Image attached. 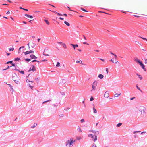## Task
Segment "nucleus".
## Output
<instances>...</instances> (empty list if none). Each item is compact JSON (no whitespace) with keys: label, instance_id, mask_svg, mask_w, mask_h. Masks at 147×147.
Instances as JSON below:
<instances>
[{"label":"nucleus","instance_id":"obj_1","mask_svg":"<svg viewBox=\"0 0 147 147\" xmlns=\"http://www.w3.org/2000/svg\"><path fill=\"white\" fill-rule=\"evenodd\" d=\"M12 78L13 80L15 81L16 83L17 84H20V79L19 77L15 73L13 74Z\"/></svg>","mask_w":147,"mask_h":147},{"label":"nucleus","instance_id":"obj_2","mask_svg":"<svg viewBox=\"0 0 147 147\" xmlns=\"http://www.w3.org/2000/svg\"><path fill=\"white\" fill-rule=\"evenodd\" d=\"M134 61L137 63L139 64L141 67L143 69L144 71H146V69L144 65L142 63V62L137 58H134Z\"/></svg>","mask_w":147,"mask_h":147},{"label":"nucleus","instance_id":"obj_3","mask_svg":"<svg viewBox=\"0 0 147 147\" xmlns=\"http://www.w3.org/2000/svg\"><path fill=\"white\" fill-rule=\"evenodd\" d=\"M97 85V82L96 81H94L92 84V89L90 90L91 92H94L96 89Z\"/></svg>","mask_w":147,"mask_h":147},{"label":"nucleus","instance_id":"obj_4","mask_svg":"<svg viewBox=\"0 0 147 147\" xmlns=\"http://www.w3.org/2000/svg\"><path fill=\"white\" fill-rule=\"evenodd\" d=\"M74 143L73 139H70V140H68L66 142V145L67 146L68 144L69 145V146L70 147V146L73 145Z\"/></svg>","mask_w":147,"mask_h":147},{"label":"nucleus","instance_id":"obj_5","mask_svg":"<svg viewBox=\"0 0 147 147\" xmlns=\"http://www.w3.org/2000/svg\"><path fill=\"white\" fill-rule=\"evenodd\" d=\"M88 136L89 137H91V138H92V140L94 141V142L96 141L97 139V136L95 135V138H94V136L93 135L91 134H89L88 135Z\"/></svg>","mask_w":147,"mask_h":147},{"label":"nucleus","instance_id":"obj_6","mask_svg":"<svg viewBox=\"0 0 147 147\" xmlns=\"http://www.w3.org/2000/svg\"><path fill=\"white\" fill-rule=\"evenodd\" d=\"M36 70V68H35V67L34 66V65H33L32 66V68H30V69H29L28 71V72H30V71H35V70Z\"/></svg>","mask_w":147,"mask_h":147},{"label":"nucleus","instance_id":"obj_7","mask_svg":"<svg viewBox=\"0 0 147 147\" xmlns=\"http://www.w3.org/2000/svg\"><path fill=\"white\" fill-rule=\"evenodd\" d=\"M30 44V46L31 47V48H33L35 46V44L33 42H31Z\"/></svg>","mask_w":147,"mask_h":147},{"label":"nucleus","instance_id":"obj_8","mask_svg":"<svg viewBox=\"0 0 147 147\" xmlns=\"http://www.w3.org/2000/svg\"><path fill=\"white\" fill-rule=\"evenodd\" d=\"M104 97L107 98L109 97V94L108 92L106 91L105 92L104 94Z\"/></svg>","mask_w":147,"mask_h":147},{"label":"nucleus","instance_id":"obj_9","mask_svg":"<svg viewBox=\"0 0 147 147\" xmlns=\"http://www.w3.org/2000/svg\"><path fill=\"white\" fill-rule=\"evenodd\" d=\"M144 107H142L140 109L139 111H140L141 113H144V112L145 110H144Z\"/></svg>","mask_w":147,"mask_h":147},{"label":"nucleus","instance_id":"obj_10","mask_svg":"<svg viewBox=\"0 0 147 147\" xmlns=\"http://www.w3.org/2000/svg\"><path fill=\"white\" fill-rule=\"evenodd\" d=\"M30 57L32 59H36L37 57L35 56L34 55L32 54L30 56Z\"/></svg>","mask_w":147,"mask_h":147},{"label":"nucleus","instance_id":"obj_11","mask_svg":"<svg viewBox=\"0 0 147 147\" xmlns=\"http://www.w3.org/2000/svg\"><path fill=\"white\" fill-rule=\"evenodd\" d=\"M109 61H110L112 62L113 63H114L116 64V63H119V62L117 61H114V59L113 58H112L111 60H110Z\"/></svg>","mask_w":147,"mask_h":147},{"label":"nucleus","instance_id":"obj_12","mask_svg":"<svg viewBox=\"0 0 147 147\" xmlns=\"http://www.w3.org/2000/svg\"><path fill=\"white\" fill-rule=\"evenodd\" d=\"M25 16H26V17H27L28 18H33V16H31V15H28V14H25Z\"/></svg>","mask_w":147,"mask_h":147},{"label":"nucleus","instance_id":"obj_13","mask_svg":"<svg viewBox=\"0 0 147 147\" xmlns=\"http://www.w3.org/2000/svg\"><path fill=\"white\" fill-rule=\"evenodd\" d=\"M98 76L99 78H100V79H102L104 77L103 75L102 74H100Z\"/></svg>","mask_w":147,"mask_h":147},{"label":"nucleus","instance_id":"obj_14","mask_svg":"<svg viewBox=\"0 0 147 147\" xmlns=\"http://www.w3.org/2000/svg\"><path fill=\"white\" fill-rule=\"evenodd\" d=\"M93 105L94 106V107L93 108L94 113H97V111H96V109L95 108L94 105V104H93Z\"/></svg>","mask_w":147,"mask_h":147},{"label":"nucleus","instance_id":"obj_15","mask_svg":"<svg viewBox=\"0 0 147 147\" xmlns=\"http://www.w3.org/2000/svg\"><path fill=\"white\" fill-rule=\"evenodd\" d=\"M64 23L67 26H69L70 25L69 23L67 22V21H65Z\"/></svg>","mask_w":147,"mask_h":147},{"label":"nucleus","instance_id":"obj_16","mask_svg":"<svg viewBox=\"0 0 147 147\" xmlns=\"http://www.w3.org/2000/svg\"><path fill=\"white\" fill-rule=\"evenodd\" d=\"M70 45L72 46L74 48V49H75V46H76L77 47H78V45L77 44L74 45L72 44H71Z\"/></svg>","mask_w":147,"mask_h":147},{"label":"nucleus","instance_id":"obj_17","mask_svg":"<svg viewBox=\"0 0 147 147\" xmlns=\"http://www.w3.org/2000/svg\"><path fill=\"white\" fill-rule=\"evenodd\" d=\"M62 45L64 49H66L67 48L66 45L65 43H63L62 44Z\"/></svg>","mask_w":147,"mask_h":147},{"label":"nucleus","instance_id":"obj_18","mask_svg":"<svg viewBox=\"0 0 147 147\" xmlns=\"http://www.w3.org/2000/svg\"><path fill=\"white\" fill-rule=\"evenodd\" d=\"M120 95H121V94L120 93L119 94H115L114 95V96H115V97H118Z\"/></svg>","mask_w":147,"mask_h":147},{"label":"nucleus","instance_id":"obj_19","mask_svg":"<svg viewBox=\"0 0 147 147\" xmlns=\"http://www.w3.org/2000/svg\"><path fill=\"white\" fill-rule=\"evenodd\" d=\"M21 74H24V72L23 71H20L19 70H17Z\"/></svg>","mask_w":147,"mask_h":147},{"label":"nucleus","instance_id":"obj_20","mask_svg":"<svg viewBox=\"0 0 147 147\" xmlns=\"http://www.w3.org/2000/svg\"><path fill=\"white\" fill-rule=\"evenodd\" d=\"M78 130L79 132H81L82 131L80 127L79 126L78 127Z\"/></svg>","mask_w":147,"mask_h":147},{"label":"nucleus","instance_id":"obj_21","mask_svg":"<svg viewBox=\"0 0 147 147\" xmlns=\"http://www.w3.org/2000/svg\"><path fill=\"white\" fill-rule=\"evenodd\" d=\"M24 53L25 55H26L28 54H30L29 51H27L25 52H24Z\"/></svg>","mask_w":147,"mask_h":147},{"label":"nucleus","instance_id":"obj_22","mask_svg":"<svg viewBox=\"0 0 147 147\" xmlns=\"http://www.w3.org/2000/svg\"><path fill=\"white\" fill-rule=\"evenodd\" d=\"M20 58L17 57V58H15L14 61H18L20 60Z\"/></svg>","mask_w":147,"mask_h":147},{"label":"nucleus","instance_id":"obj_23","mask_svg":"<svg viewBox=\"0 0 147 147\" xmlns=\"http://www.w3.org/2000/svg\"><path fill=\"white\" fill-rule=\"evenodd\" d=\"M136 74L139 77V78L141 79V80H142V77H141V76L140 75H139L138 74Z\"/></svg>","mask_w":147,"mask_h":147},{"label":"nucleus","instance_id":"obj_24","mask_svg":"<svg viewBox=\"0 0 147 147\" xmlns=\"http://www.w3.org/2000/svg\"><path fill=\"white\" fill-rule=\"evenodd\" d=\"M37 125V124L36 123H34L33 126H32L31 127L32 128H35Z\"/></svg>","mask_w":147,"mask_h":147},{"label":"nucleus","instance_id":"obj_25","mask_svg":"<svg viewBox=\"0 0 147 147\" xmlns=\"http://www.w3.org/2000/svg\"><path fill=\"white\" fill-rule=\"evenodd\" d=\"M44 21L47 25H49V23L48 20H45Z\"/></svg>","mask_w":147,"mask_h":147},{"label":"nucleus","instance_id":"obj_26","mask_svg":"<svg viewBox=\"0 0 147 147\" xmlns=\"http://www.w3.org/2000/svg\"><path fill=\"white\" fill-rule=\"evenodd\" d=\"M24 46H22L21 47H20L19 49V51H18L19 53H20V49H24Z\"/></svg>","mask_w":147,"mask_h":147},{"label":"nucleus","instance_id":"obj_27","mask_svg":"<svg viewBox=\"0 0 147 147\" xmlns=\"http://www.w3.org/2000/svg\"><path fill=\"white\" fill-rule=\"evenodd\" d=\"M81 9L83 11H84L87 12H88V11H87V10H86L84 9L83 8H81Z\"/></svg>","mask_w":147,"mask_h":147},{"label":"nucleus","instance_id":"obj_28","mask_svg":"<svg viewBox=\"0 0 147 147\" xmlns=\"http://www.w3.org/2000/svg\"><path fill=\"white\" fill-rule=\"evenodd\" d=\"M8 85L12 89V92H13V89L12 88V86H11L10 84H9Z\"/></svg>","mask_w":147,"mask_h":147},{"label":"nucleus","instance_id":"obj_29","mask_svg":"<svg viewBox=\"0 0 147 147\" xmlns=\"http://www.w3.org/2000/svg\"><path fill=\"white\" fill-rule=\"evenodd\" d=\"M60 66V63L59 62H57V65H56V67H58Z\"/></svg>","mask_w":147,"mask_h":147},{"label":"nucleus","instance_id":"obj_30","mask_svg":"<svg viewBox=\"0 0 147 147\" xmlns=\"http://www.w3.org/2000/svg\"><path fill=\"white\" fill-rule=\"evenodd\" d=\"M122 123H119L117 125V127H119L122 125Z\"/></svg>","mask_w":147,"mask_h":147},{"label":"nucleus","instance_id":"obj_31","mask_svg":"<svg viewBox=\"0 0 147 147\" xmlns=\"http://www.w3.org/2000/svg\"><path fill=\"white\" fill-rule=\"evenodd\" d=\"M14 50L13 48H11L9 49V51H12Z\"/></svg>","mask_w":147,"mask_h":147},{"label":"nucleus","instance_id":"obj_32","mask_svg":"<svg viewBox=\"0 0 147 147\" xmlns=\"http://www.w3.org/2000/svg\"><path fill=\"white\" fill-rule=\"evenodd\" d=\"M136 87L137 89H138V90H140L141 92H142V91L140 90V88L137 85H136Z\"/></svg>","mask_w":147,"mask_h":147},{"label":"nucleus","instance_id":"obj_33","mask_svg":"<svg viewBox=\"0 0 147 147\" xmlns=\"http://www.w3.org/2000/svg\"><path fill=\"white\" fill-rule=\"evenodd\" d=\"M51 101V100H48L45 101H44V102H43V104H44V103H46V102H48L49 101Z\"/></svg>","mask_w":147,"mask_h":147},{"label":"nucleus","instance_id":"obj_34","mask_svg":"<svg viewBox=\"0 0 147 147\" xmlns=\"http://www.w3.org/2000/svg\"><path fill=\"white\" fill-rule=\"evenodd\" d=\"M140 37L142 38V39L144 40H145L146 41L147 40V39L145 38H143V37Z\"/></svg>","mask_w":147,"mask_h":147},{"label":"nucleus","instance_id":"obj_35","mask_svg":"<svg viewBox=\"0 0 147 147\" xmlns=\"http://www.w3.org/2000/svg\"><path fill=\"white\" fill-rule=\"evenodd\" d=\"M94 100V98L92 97H91L90 98V101H93Z\"/></svg>","mask_w":147,"mask_h":147},{"label":"nucleus","instance_id":"obj_36","mask_svg":"<svg viewBox=\"0 0 147 147\" xmlns=\"http://www.w3.org/2000/svg\"><path fill=\"white\" fill-rule=\"evenodd\" d=\"M12 63V61H9L7 62L6 63H7V64H8V63Z\"/></svg>","mask_w":147,"mask_h":147},{"label":"nucleus","instance_id":"obj_37","mask_svg":"<svg viewBox=\"0 0 147 147\" xmlns=\"http://www.w3.org/2000/svg\"><path fill=\"white\" fill-rule=\"evenodd\" d=\"M47 61V60H46V59H44V60H42L40 62Z\"/></svg>","mask_w":147,"mask_h":147},{"label":"nucleus","instance_id":"obj_38","mask_svg":"<svg viewBox=\"0 0 147 147\" xmlns=\"http://www.w3.org/2000/svg\"><path fill=\"white\" fill-rule=\"evenodd\" d=\"M53 12L54 13H56V14H57V15H59L60 13H58V12H57L55 11H53Z\"/></svg>","mask_w":147,"mask_h":147},{"label":"nucleus","instance_id":"obj_39","mask_svg":"<svg viewBox=\"0 0 147 147\" xmlns=\"http://www.w3.org/2000/svg\"><path fill=\"white\" fill-rule=\"evenodd\" d=\"M9 68H10V67L8 66L7 67V68H6V69H3V70L4 71V70H5L8 69Z\"/></svg>","mask_w":147,"mask_h":147},{"label":"nucleus","instance_id":"obj_40","mask_svg":"<svg viewBox=\"0 0 147 147\" xmlns=\"http://www.w3.org/2000/svg\"><path fill=\"white\" fill-rule=\"evenodd\" d=\"M25 60L26 61H30V59H25Z\"/></svg>","mask_w":147,"mask_h":147},{"label":"nucleus","instance_id":"obj_41","mask_svg":"<svg viewBox=\"0 0 147 147\" xmlns=\"http://www.w3.org/2000/svg\"><path fill=\"white\" fill-rule=\"evenodd\" d=\"M32 62H39L36 60H33L32 61Z\"/></svg>","mask_w":147,"mask_h":147},{"label":"nucleus","instance_id":"obj_42","mask_svg":"<svg viewBox=\"0 0 147 147\" xmlns=\"http://www.w3.org/2000/svg\"><path fill=\"white\" fill-rule=\"evenodd\" d=\"M29 51L30 53H34V51L32 50Z\"/></svg>","mask_w":147,"mask_h":147},{"label":"nucleus","instance_id":"obj_43","mask_svg":"<svg viewBox=\"0 0 147 147\" xmlns=\"http://www.w3.org/2000/svg\"><path fill=\"white\" fill-rule=\"evenodd\" d=\"M106 71L107 72V74H108V68H106Z\"/></svg>","mask_w":147,"mask_h":147},{"label":"nucleus","instance_id":"obj_44","mask_svg":"<svg viewBox=\"0 0 147 147\" xmlns=\"http://www.w3.org/2000/svg\"><path fill=\"white\" fill-rule=\"evenodd\" d=\"M26 82L28 83V82H30V81H29V80H28V79H27L26 80ZM32 82H33V81H31Z\"/></svg>","mask_w":147,"mask_h":147},{"label":"nucleus","instance_id":"obj_45","mask_svg":"<svg viewBox=\"0 0 147 147\" xmlns=\"http://www.w3.org/2000/svg\"><path fill=\"white\" fill-rule=\"evenodd\" d=\"M144 61H145V63H146V64L147 63V59H144Z\"/></svg>","mask_w":147,"mask_h":147},{"label":"nucleus","instance_id":"obj_46","mask_svg":"<svg viewBox=\"0 0 147 147\" xmlns=\"http://www.w3.org/2000/svg\"><path fill=\"white\" fill-rule=\"evenodd\" d=\"M114 56H115V59H117V55L115 54H114Z\"/></svg>","mask_w":147,"mask_h":147},{"label":"nucleus","instance_id":"obj_47","mask_svg":"<svg viewBox=\"0 0 147 147\" xmlns=\"http://www.w3.org/2000/svg\"><path fill=\"white\" fill-rule=\"evenodd\" d=\"M134 16L135 17H137V18H138V17H140V16H138V15H134Z\"/></svg>","mask_w":147,"mask_h":147},{"label":"nucleus","instance_id":"obj_48","mask_svg":"<svg viewBox=\"0 0 147 147\" xmlns=\"http://www.w3.org/2000/svg\"><path fill=\"white\" fill-rule=\"evenodd\" d=\"M92 147H96V146L95 144H93Z\"/></svg>","mask_w":147,"mask_h":147},{"label":"nucleus","instance_id":"obj_49","mask_svg":"<svg viewBox=\"0 0 147 147\" xmlns=\"http://www.w3.org/2000/svg\"><path fill=\"white\" fill-rule=\"evenodd\" d=\"M90 131L92 132H94L95 133L96 132V131H93V130H90Z\"/></svg>","mask_w":147,"mask_h":147},{"label":"nucleus","instance_id":"obj_50","mask_svg":"<svg viewBox=\"0 0 147 147\" xmlns=\"http://www.w3.org/2000/svg\"><path fill=\"white\" fill-rule=\"evenodd\" d=\"M63 114H61V115H60L59 116V117H63Z\"/></svg>","mask_w":147,"mask_h":147},{"label":"nucleus","instance_id":"obj_51","mask_svg":"<svg viewBox=\"0 0 147 147\" xmlns=\"http://www.w3.org/2000/svg\"><path fill=\"white\" fill-rule=\"evenodd\" d=\"M100 60H101L103 62H105V60L104 59H100Z\"/></svg>","mask_w":147,"mask_h":147},{"label":"nucleus","instance_id":"obj_52","mask_svg":"<svg viewBox=\"0 0 147 147\" xmlns=\"http://www.w3.org/2000/svg\"><path fill=\"white\" fill-rule=\"evenodd\" d=\"M81 121L82 122H83L84 121V119H82L81 120Z\"/></svg>","mask_w":147,"mask_h":147},{"label":"nucleus","instance_id":"obj_53","mask_svg":"<svg viewBox=\"0 0 147 147\" xmlns=\"http://www.w3.org/2000/svg\"><path fill=\"white\" fill-rule=\"evenodd\" d=\"M59 19L60 20H63L64 19V18H62L61 17H60L59 18Z\"/></svg>","mask_w":147,"mask_h":147},{"label":"nucleus","instance_id":"obj_54","mask_svg":"<svg viewBox=\"0 0 147 147\" xmlns=\"http://www.w3.org/2000/svg\"><path fill=\"white\" fill-rule=\"evenodd\" d=\"M6 14H10V12L9 11H8L7 12Z\"/></svg>","mask_w":147,"mask_h":147},{"label":"nucleus","instance_id":"obj_55","mask_svg":"<svg viewBox=\"0 0 147 147\" xmlns=\"http://www.w3.org/2000/svg\"><path fill=\"white\" fill-rule=\"evenodd\" d=\"M3 5H9L7 4H3Z\"/></svg>","mask_w":147,"mask_h":147},{"label":"nucleus","instance_id":"obj_56","mask_svg":"<svg viewBox=\"0 0 147 147\" xmlns=\"http://www.w3.org/2000/svg\"><path fill=\"white\" fill-rule=\"evenodd\" d=\"M80 61H77L76 62V63H80Z\"/></svg>","mask_w":147,"mask_h":147},{"label":"nucleus","instance_id":"obj_57","mask_svg":"<svg viewBox=\"0 0 147 147\" xmlns=\"http://www.w3.org/2000/svg\"><path fill=\"white\" fill-rule=\"evenodd\" d=\"M12 65V66H15V64L13 63H11Z\"/></svg>","mask_w":147,"mask_h":147},{"label":"nucleus","instance_id":"obj_58","mask_svg":"<svg viewBox=\"0 0 147 147\" xmlns=\"http://www.w3.org/2000/svg\"><path fill=\"white\" fill-rule=\"evenodd\" d=\"M59 44H61L62 45V44H63V43L62 42H59L58 43Z\"/></svg>","mask_w":147,"mask_h":147},{"label":"nucleus","instance_id":"obj_59","mask_svg":"<svg viewBox=\"0 0 147 147\" xmlns=\"http://www.w3.org/2000/svg\"><path fill=\"white\" fill-rule=\"evenodd\" d=\"M36 80H37L38 81V82L39 81V79H38V78H37L36 79Z\"/></svg>","mask_w":147,"mask_h":147},{"label":"nucleus","instance_id":"obj_60","mask_svg":"<svg viewBox=\"0 0 147 147\" xmlns=\"http://www.w3.org/2000/svg\"><path fill=\"white\" fill-rule=\"evenodd\" d=\"M23 10H24L26 11H28V9H24V8H23Z\"/></svg>","mask_w":147,"mask_h":147},{"label":"nucleus","instance_id":"obj_61","mask_svg":"<svg viewBox=\"0 0 147 147\" xmlns=\"http://www.w3.org/2000/svg\"><path fill=\"white\" fill-rule=\"evenodd\" d=\"M63 15H64V16H67V14H65V13L64 14H63Z\"/></svg>","mask_w":147,"mask_h":147},{"label":"nucleus","instance_id":"obj_62","mask_svg":"<svg viewBox=\"0 0 147 147\" xmlns=\"http://www.w3.org/2000/svg\"><path fill=\"white\" fill-rule=\"evenodd\" d=\"M29 86L31 88V89H32V88L33 87V86H32L31 85H30Z\"/></svg>","mask_w":147,"mask_h":147},{"label":"nucleus","instance_id":"obj_63","mask_svg":"<svg viewBox=\"0 0 147 147\" xmlns=\"http://www.w3.org/2000/svg\"><path fill=\"white\" fill-rule=\"evenodd\" d=\"M83 36H84V39H85L86 40V37H85V36L84 35H83Z\"/></svg>","mask_w":147,"mask_h":147},{"label":"nucleus","instance_id":"obj_64","mask_svg":"<svg viewBox=\"0 0 147 147\" xmlns=\"http://www.w3.org/2000/svg\"><path fill=\"white\" fill-rule=\"evenodd\" d=\"M110 53H111V54H112V55H114L115 54H114V53H113L112 52H110Z\"/></svg>","mask_w":147,"mask_h":147}]
</instances>
